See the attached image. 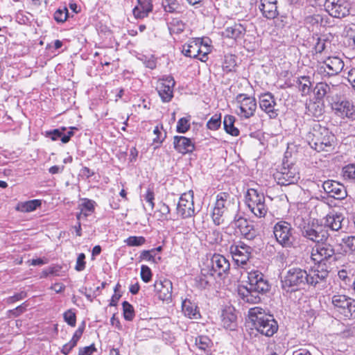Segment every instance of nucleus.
I'll list each match as a JSON object with an SVG mask.
<instances>
[{"mask_svg": "<svg viewBox=\"0 0 355 355\" xmlns=\"http://www.w3.org/2000/svg\"><path fill=\"white\" fill-rule=\"evenodd\" d=\"M248 286L239 285L237 288L239 299L243 302L256 304L261 301L260 294L266 293L270 289L268 281L263 275L258 270L248 272Z\"/></svg>", "mask_w": 355, "mask_h": 355, "instance_id": "nucleus-1", "label": "nucleus"}, {"mask_svg": "<svg viewBox=\"0 0 355 355\" xmlns=\"http://www.w3.org/2000/svg\"><path fill=\"white\" fill-rule=\"evenodd\" d=\"M248 316L254 328L262 335L272 336L278 329L277 322L273 316L267 314L261 307L250 309Z\"/></svg>", "mask_w": 355, "mask_h": 355, "instance_id": "nucleus-2", "label": "nucleus"}, {"mask_svg": "<svg viewBox=\"0 0 355 355\" xmlns=\"http://www.w3.org/2000/svg\"><path fill=\"white\" fill-rule=\"evenodd\" d=\"M313 138L309 142L312 148L318 152H330L333 149L334 135L324 127L320 126L318 129L313 128L311 133Z\"/></svg>", "mask_w": 355, "mask_h": 355, "instance_id": "nucleus-3", "label": "nucleus"}, {"mask_svg": "<svg viewBox=\"0 0 355 355\" xmlns=\"http://www.w3.org/2000/svg\"><path fill=\"white\" fill-rule=\"evenodd\" d=\"M311 259L315 264L328 266V263L336 260L334 245L327 241L315 244L311 249Z\"/></svg>", "mask_w": 355, "mask_h": 355, "instance_id": "nucleus-4", "label": "nucleus"}, {"mask_svg": "<svg viewBox=\"0 0 355 355\" xmlns=\"http://www.w3.org/2000/svg\"><path fill=\"white\" fill-rule=\"evenodd\" d=\"M307 272L300 268H289L282 278V287L286 291H293L307 281Z\"/></svg>", "mask_w": 355, "mask_h": 355, "instance_id": "nucleus-5", "label": "nucleus"}, {"mask_svg": "<svg viewBox=\"0 0 355 355\" xmlns=\"http://www.w3.org/2000/svg\"><path fill=\"white\" fill-rule=\"evenodd\" d=\"M334 114L343 119L355 118V105L352 101L339 96H332L329 100Z\"/></svg>", "mask_w": 355, "mask_h": 355, "instance_id": "nucleus-6", "label": "nucleus"}, {"mask_svg": "<svg viewBox=\"0 0 355 355\" xmlns=\"http://www.w3.org/2000/svg\"><path fill=\"white\" fill-rule=\"evenodd\" d=\"M334 311L345 318H355V300L345 295L336 294L331 297Z\"/></svg>", "mask_w": 355, "mask_h": 355, "instance_id": "nucleus-7", "label": "nucleus"}, {"mask_svg": "<svg viewBox=\"0 0 355 355\" xmlns=\"http://www.w3.org/2000/svg\"><path fill=\"white\" fill-rule=\"evenodd\" d=\"M246 204L250 210L258 218L265 217L268 212L263 193L258 192L255 189L248 190Z\"/></svg>", "mask_w": 355, "mask_h": 355, "instance_id": "nucleus-8", "label": "nucleus"}, {"mask_svg": "<svg viewBox=\"0 0 355 355\" xmlns=\"http://www.w3.org/2000/svg\"><path fill=\"white\" fill-rule=\"evenodd\" d=\"M273 234L279 244L284 248H291L294 241L293 229L291 223L280 220L275 224Z\"/></svg>", "mask_w": 355, "mask_h": 355, "instance_id": "nucleus-9", "label": "nucleus"}, {"mask_svg": "<svg viewBox=\"0 0 355 355\" xmlns=\"http://www.w3.org/2000/svg\"><path fill=\"white\" fill-rule=\"evenodd\" d=\"M202 42V38H196L189 41L182 46V53L187 57L198 58L202 62L206 61L207 55L211 51V46L205 44L204 47L206 51H202L201 49Z\"/></svg>", "mask_w": 355, "mask_h": 355, "instance_id": "nucleus-10", "label": "nucleus"}, {"mask_svg": "<svg viewBox=\"0 0 355 355\" xmlns=\"http://www.w3.org/2000/svg\"><path fill=\"white\" fill-rule=\"evenodd\" d=\"M302 235L306 239L315 244L327 241L329 237L327 229L325 226L319 224L308 225L302 230Z\"/></svg>", "mask_w": 355, "mask_h": 355, "instance_id": "nucleus-11", "label": "nucleus"}, {"mask_svg": "<svg viewBox=\"0 0 355 355\" xmlns=\"http://www.w3.org/2000/svg\"><path fill=\"white\" fill-rule=\"evenodd\" d=\"M329 266L315 264L307 272L306 284L314 287L317 286L323 287L326 283V279L329 277Z\"/></svg>", "mask_w": 355, "mask_h": 355, "instance_id": "nucleus-12", "label": "nucleus"}, {"mask_svg": "<svg viewBox=\"0 0 355 355\" xmlns=\"http://www.w3.org/2000/svg\"><path fill=\"white\" fill-rule=\"evenodd\" d=\"M324 6L329 15L336 18L347 16L351 9L348 0H326Z\"/></svg>", "mask_w": 355, "mask_h": 355, "instance_id": "nucleus-13", "label": "nucleus"}, {"mask_svg": "<svg viewBox=\"0 0 355 355\" xmlns=\"http://www.w3.org/2000/svg\"><path fill=\"white\" fill-rule=\"evenodd\" d=\"M207 268L211 275L223 278L228 275L230 270V263L229 260L223 255L214 254L210 259V264Z\"/></svg>", "mask_w": 355, "mask_h": 355, "instance_id": "nucleus-14", "label": "nucleus"}, {"mask_svg": "<svg viewBox=\"0 0 355 355\" xmlns=\"http://www.w3.org/2000/svg\"><path fill=\"white\" fill-rule=\"evenodd\" d=\"M274 178L278 184L287 186L295 184L300 179V173L293 165L287 167L284 166L274 174Z\"/></svg>", "mask_w": 355, "mask_h": 355, "instance_id": "nucleus-15", "label": "nucleus"}, {"mask_svg": "<svg viewBox=\"0 0 355 355\" xmlns=\"http://www.w3.org/2000/svg\"><path fill=\"white\" fill-rule=\"evenodd\" d=\"M344 67V62L337 56L329 57L318 67L319 73L325 76H332L338 74Z\"/></svg>", "mask_w": 355, "mask_h": 355, "instance_id": "nucleus-16", "label": "nucleus"}, {"mask_svg": "<svg viewBox=\"0 0 355 355\" xmlns=\"http://www.w3.org/2000/svg\"><path fill=\"white\" fill-rule=\"evenodd\" d=\"M177 212L183 218L194 216L193 191L190 190L181 195L177 205Z\"/></svg>", "mask_w": 355, "mask_h": 355, "instance_id": "nucleus-17", "label": "nucleus"}, {"mask_svg": "<svg viewBox=\"0 0 355 355\" xmlns=\"http://www.w3.org/2000/svg\"><path fill=\"white\" fill-rule=\"evenodd\" d=\"M236 101L240 110V112H238L239 115L248 119L254 114L257 109V102L254 98L245 94H239L236 96Z\"/></svg>", "mask_w": 355, "mask_h": 355, "instance_id": "nucleus-18", "label": "nucleus"}, {"mask_svg": "<svg viewBox=\"0 0 355 355\" xmlns=\"http://www.w3.org/2000/svg\"><path fill=\"white\" fill-rule=\"evenodd\" d=\"M259 107L270 119H275L279 114V110L276 108L277 103L274 96L267 92L259 96Z\"/></svg>", "mask_w": 355, "mask_h": 355, "instance_id": "nucleus-19", "label": "nucleus"}, {"mask_svg": "<svg viewBox=\"0 0 355 355\" xmlns=\"http://www.w3.org/2000/svg\"><path fill=\"white\" fill-rule=\"evenodd\" d=\"M175 80L172 76L159 80L157 90L163 102H169L173 96Z\"/></svg>", "mask_w": 355, "mask_h": 355, "instance_id": "nucleus-20", "label": "nucleus"}, {"mask_svg": "<svg viewBox=\"0 0 355 355\" xmlns=\"http://www.w3.org/2000/svg\"><path fill=\"white\" fill-rule=\"evenodd\" d=\"M252 248L240 242L237 245H232L230 247V252L232 258L237 263L244 265L248 261L251 254Z\"/></svg>", "mask_w": 355, "mask_h": 355, "instance_id": "nucleus-21", "label": "nucleus"}, {"mask_svg": "<svg viewBox=\"0 0 355 355\" xmlns=\"http://www.w3.org/2000/svg\"><path fill=\"white\" fill-rule=\"evenodd\" d=\"M324 191L329 197L336 199H343L347 196L345 187L342 184L334 180H327L322 184Z\"/></svg>", "mask_w": 355, "mask_h": 355, "instance_id": "nucleus-22", "label": "nucleus"}, {"mask_svg": "<svg viewBox=\"0 0 355 355\" xmlns=\"http://www.w3.org/2000/svg\"><path fill=\"white\" fill-rule=\"evenodd\" d=\"M154 289L160 300L168 301L171 300L173 284L169 279L156 280L154 284Z\"/></svg>", "mask_w": 355, "mask_h": 355, "instance_id": "nucleus-23", "label": "nucleus"}, {"mask_svg": "<svg viewBox=\"0 0 355 355\" xmlns=\"http://www.w3.org/2000/svg\"><path fill=\"white\" fill-rule=\"evenodd\" d=\"M173 146L176 151L183 155L191 153L195 149L194 143L191 139L184 136H175Z\"/></svg>", "mask_w": 355, "mask_h": 355, "instance_id": "nucleus-24", "label": "nucleus"}, {"mask_svg": "<svg viewBox=\"0 0 355 355\" xmlns=\"http://www.w3.org/2000/svg\"><path fill=\"white\" fill-rule=\"evenodd\" d=\"M329 18L321 14H313L306 17L304 23L309 30L313 31L320 26H324L328 24Z\"/></svg>", "mask_w": 355, "mask_h": 355, "instance_id": "nucleus-25", "label": "nucleus"}, {"mask_svg": "<svg viewBox=\"0 0 355 355\" xmlns=\"http://www.w3.org/2000/svg\"><path fill=\"white\" fill-rule=\"evenodd\" d=\"M313 94L318 101H322L324 97H327L329 101L332 97L331 95L333 94V88L325 83H318L313 89Z\"/></svg>", "mask_w": 355, "mask_h": 355, "instance_id": "nucleus-26", "label": "nucleus"}, {"mask_svg": "<svg viewBox=\"0 0 355 355\" xmlns=\"http://www.w3.org/2000/svg\"><path fill=\"white\" fill-rule=\"evenodd\" d=\"M138 5L133 9V15L136 18H144L152 11L151 0H137Z\"/></svg>", "mask_w": 355, "mask_h": 355, "instance_id": "nucleus-27", "label": "nucleus"}, {"mask_svg": "<svg viewBox=\"0 0 355 355\" xmlns=\"http://www.w3.org/2000/svg\"><path fill=\"white\" fill-rule=\"evenodd\" d=\"M245 28L241 24H234L231 26L227 27L223 32L224 37L237 40L244 36L245 33Z\"/></svg>", "mask_w": 355, "mask_h": 355, "instance_id": "nucleus-28", "label": "nucleus"}, {"mask_svg": "<svg viewBox=\"0 0 355 355\" xmlns=\"http://www.w3.org/2000/svg\"><path fill=\"white\" fill-rule=\"evenodd\" d=\"M343 217L337 213H330L325 217V227H329L333 231H338L342 227Z\"/></svg>", "mask_w": 355, "mask_h": 355, "instance_id": "nucleus-29", "label": "nucleus"}, {"mask_svg": "<svg viewBox=\"0 0 355 355\" xmlns=\"http://www.w3.org/2000/svg\"><path fill=\"white\" fill-rule=\"evenodd\" d=\"M95 204L96 202L92 200L87 198L81 199V203L79 205L80 212L77 214V219L79 220L92 214L94 211Z\"/></svg>", "mask_w": 355, "mask_h": 355, "instance_id": "nucleus-30", "label": "nucleus"}, {"mask_svg": "<svg viewBox=\"0 0 355 355\" xmlns=\"http://www.w3.org/2000/svg\"><path fill=\"white\" fill-rule=\"evenodd\" d=\"M182 309L185 316L189 318L196 319L199 315L196 305L189 300L182 302Z\"/></svg>", "mask_w": 355, "mask_h": 355, "instance_id": "nucleus-31", "label": "nucleus"}, {"mask_svg": "<svg viewBox=\"0 0 355 355\" xmlns=\"http://www.w3.org/2000/svg\"><path fill=\"white\" fill-rule=\"evenodd\" d=\"M235 117L232 115H225L223 119V125L225 132L234 137L239 136V130L234 126Z\"/></svg>", "mask_w": 355, "mask_h": 355, "instance_id": "nucleus-32", "label": "nucleus"}, {"mask_svg": "<svg viewBox=\"0 0 355 355\" xmlns=\"http://www.w3.org/2000/svg\"><path fill=\"white\" fill-rule=\"evenodd\" d=\"M259 8L263 16L268 19H275L279 14L277 4L259 5Z\"/></svg>", "mask_w": 355, "mask_h": 355, "instance_id": "nucleus-33", "label": "nucleus"}, {"mask_svg": "<svg viewBox=\"0 0 355 355\" xmlns=\"http://www.w3.org/2000/svg\"><path fill=\"white\" fill-rule=\"evenodd\" d=\"M195 344L199 349L207 354L211 352L213 345L211 340L207 336H199L196 337Z\"/></svg>", "mask_w": 355, "mask_h": 355, "instance_id": "nucleus-34", "label": "nucleus"}, {"mask_svg": "<svg viewBox=\"0 0 355 355\" xmlns=\"http://www.w3.org/2000/svg\"><path fill=\"white\" fill-rule=\"evenodd\" d=\"M214 277V275H211L208 268H202L200 275L196 278L198 286L202 288H205L209 285L210 282Z\"/></svg>", "mask_w": 355, "mask_h": 355, "instance_id": "nucleus-35", "label": "nucleus"}, {"mask_svg": "<svg viewBox=\"0 0 355 355\" xmlns=\"http://www.w3.org/2000/svg\"><path fill=\"white\" fill-rule=\"evenodd\" d=\"M230 204V196L228 193L222 192L217 195L215 206L216 208L227 211Z\"/></svg>", "mask_w": 355, "mask_h": 355, "instance_id": "nucleus-36", "label": "nucleus"}, {"mask_svg": "<svg viewBox=\"0 0 355 355\" xmlns=\"http://www.w3.org/2000/svg\"><path fill=\"white\" fill-rule=\"evenodd\" d=\"M236 316L235 314L229 312L223 311L222 313V322L225 328L230 330L234 329L236 327Z\"/></svg>", "mask_w": 355, "mask_h": 355, "instance_id": "nucleus-37", "label": "nucleus"}, {"mask_svg": "<svg viewBox=\"0 0 355 355\" xmlns=\"http://www.w3.org/2000/svg\"><path fill=\"white\" fill-rule=\"evenodd\" d=\"M296 83L302 96L307 95L311 90V82L308 76H301L297 78Z\"/></svg>", "mask_w": 355, "mask_h": 355, "instance_id": "nucleus-38", "label": "nucleus"}, {"mask_svg": "<svg viewBox=\"0 0 355 355\" xmlns=\"http://www.w3.org/2000/svg\"><path fill=\"white\" fill-rule=\"evenodd\" d=\"M41 205V200H32L19 205L17 209L23 212H31Z\"/></svg>", "mask_w": 355, "mask_h": 355, "instance_id": "nucleus-39", "label": "nucleus"}, {"mask_svg": "<svg viewBox=\"0 0 355 355\" xmlns=\"http://www.w3.org/2000/svg\"><path fill=\"white\" fill-rule=\"evenodd\" d=\"M205 239L211 245L218 244L222 241V234L218 230H211L206 234Z\"/></svg>", "mask_w": 355, "mask_h": 355, "instance_id": "nucleus-40", "label": "nucleus"}, {"mask_svg": "<svg viewBox=\"0 0 355 355\" xmlns=\"http://www.w3.org/2000/svg\"><path fill=\"white\" fill-rule=\"evenodd\" d=\"M185 24L178 19H174L169 24L168 29L171 34H180L184 31Z\"/></svg>", "mask_w": 355, "mask_h": 355, "instance_id": "nucleus-41", "label": "nucleus"}, {"mask_svg": "<svg viewBox=\"0 0 355 355\" xmlns=\"http://www.w3.org/2000/svg\"><path fill=\"white\" fill-rule=\"evenodd\" d=\"M221 125V114L213 115L207 123V128L211 130H217Z\"/></svg>", "mask_w": 355, "mask_h": 355, "instance_id": "nucleus-42", "label": "nucleus"}, {"mask_svg": "<svg viewBox=\"0 0 355 355\" xmlns=\"http://www.w3.org/2000/svg\"><path fill=\"white\" fill-rule=\"evenodd\" d=\"M157 212L159 213V220H164L169 219L170 208L164 202L159 203Z\"/></svg>", "mask_w": 355, "mask_h": 355, "instance_id": "nucleus-43", "label": "nucleus"}, {"mask_svg": "<svg viewBox=\"0 0 355 355\" xmlns=\"http://www.w3.org/2000/svg\"><path fill=\"white\" fill-rule=\"evenodd\" d=\"M124 242L126 243L127 245L130 247L134 246H141L146 243V239L144 236H131L127 238Z\"/></svg>", "mask_w": 355, "mask_h": 355, "instance_id": "nucleus-44", "label": "nucleus"}, {"mask_svg": "<svg viewBox=\"0 0 355 355\" xmlns=\"http://www.w3.org/2000/svg\"><path fill=\"white\" fill-rule=\"evenodd\" d=\"M122 305L125 320L132 321L135 317V310L132 305L126 301L123 302Z\"/></svg>", "mask_w": 355, "mask_h": 355, "instance_id": "nucleus-45", "label": "nucleus"}, {"mask_svg": "<svg viewBox=\"0 0 355 355\" xmlns=\"http://www.w3.org/2000/svg\"><path fill=\"white\" fill-rule=\"evenodd\" d=\"M178 0H162V6L166 12H174L179 8Z\"/></svg>", "mask_w": 355, "mask_h": 355, "instance_id": "nucleus-46", "label": "nucleus"}, {"mask_svg": "<svg viewBox=\"0 0 355 355\" xmlns=\"http://www.w3.org/2000/svg\"><path fill=\"white\" fill-rule=\"evenodd\" d=\"M225 212L226 211L223 209H220L216 207H214L211 217L215 225H219L223 223V216Z\"/></svg>", "mask_w": 355, "mask_h": 355, "instance_id": "nucleus-47", "label": "nucleus"}, {"mask_svg": "<svg viewBox=\"0 0 355 355\" xmlns=\"http://www.w3.org/2000/svg\"><path fill=\"white\" fill-rule=\"evenodd\" d=\"M190 128L189 119L186 117L180 119L177 123V132L180 133H185Z\"/></svg>", "mask_w": 355, "mask_h": 355, "instance_id": "nucleus-48", "label": "nucleus"}, {"mask_svg": "<svg viewBox=\"0 0 355 355\" xmlns=\"http://www.w3.org/2000/svg\"><path fill=\"white\" fill-rule=\"evenodd\" d=\"M343 175L345 180L355 181V165L349 164L345 166L343 169Z\"/></svg>", "mask_w": 355, "mask_h": 355, "instance_id": "nucleus-49", "label": "nucleus"}, {"mask_svg": "<svg viewBox=\"0 0 355 355\" xmlns=\"http://www.w3.org/2000/svg\"><path fill=\"white\" fill-rule=\"evenodd\" d=\"M241 234L248 240H253L257 235V232L252 225L241 230Z\"/></svg>", "mask_w": 355, "mask_h": 355, "instance_id": "nucleus-50", "label": "nucleus"}, {"mask_svg": "<svg viewBox=\"0 0 355 355\" xmlns=\"http://www.w3.org/2000/svg\"><path fill=\"white\" fill-rule=\"evenodd\" d=\"M346 251L355 253V236H350L343 239Z\"/></svg>", "mask_w": 355, "mask_h": 355, "instance_id": "nucleus-51", "label": "nucleus"}, {"mask_svg": "<svg viewBox=\"0 0 355 355\" xmlns=\"http://www.w3.org/2000/svg\"><path fill=\"white\" fill-rule=\"evenodd\" d=\"M64 320L70 326L75 327L76 324V313L69 309L64 313Z\"/></svg>", "mask_w": 355, "mask_h": 355, "instance_id": "nucleus-52", "label": "nucleus"}, {"mask_svg": "<svg viewBox=\"0 0 355 355\" xmlns=\"http://www.w3.org/2000/svg\"><path fill=\"white\" fill-rule=\"evenodd\" d=\"M68 16V10L64 8L63 10L58 9L54 13V19L59 23L65 21Z\"/></svg>", "mask_w": 355, "mask_h": 355, "instance_id": "nucleus-53", "label": "nucleus"}, {"mask_svg": "<svg viewBox=\"0 0 355 355\" xmlns=\"http://www.w3.org/2000/svg\"><path fill=\"white\" fill-rule=\"evenodd\" d=\"M141 278L145 282L148 283L151 280L152 272L150 268L145 265L141 267Z\"/></svg>", "mask_w": 355, "mask_h": 355, "instance_id": "nucleus-54", "label": "nucleus"}, {"mask_svg": "<svg viewBox=\"0 0 355 355\" xmlns=\"http://www.w3.org/2000/svg\"><path fill=\"white\" fill-rule=\"evenodd\" d=\"M27 296V293L25 291H21L19 293H15L14 295L8 297L6 298V301L8 304H13L17 301L21 300L26 298Z\"/></svg>", "mask_w": 355, "mask_h": 355, "instance_id": "nucleus-55", "label": "nucleus"}, {"mask_svg": "<svg viewBox=\"0 0 355 355\" xmlns=\"http://www.w3.org/2000/svg\"><path fill=\"white\" fill-rule=\"evenodd\" d=\"M65 128H63L62 130L60 129H54L49 132H47L46 134L53 141H56L58 139H60L62 141V137L63 136V131Z\"/></svg>", "mask_w": 355, "mask_h": 355, "instance_id": "nucleus-56", "label": "nucleus"}, {"mask_svg": "<svg viewBox=\"0 0 355 355\" xmlns=\"http://www.w3.org/2000/svg\"><path fill=\"white\" fill-rule=\"evenodd\" d=\"M233 224L234 227L238 228L241 232L242 230L245 229L248 225V222L245 218L240 216L237 219L235 218L234 220Z\"/></svg>", "mask_w": 355, "mask_h": 355, "instance_id": "nucleus-57", "label": "nucleus"}, {"mask_svg": "<svg viewBox=\"0 0 355 355\" xmlns=\"http://www.w3.org/2000/svg\"><path fill=\"white\" fill-rule=\"evenodd\" d=\"M27 307L28 304L26 302H25L22 303L21 305L16 307L15 309L10 310V312L14 317H17L24 312H25L26 311Z\"/></svg>", "mask_w": 355, "mask_h": 355, "instance_id": "nucleus-58", "label": "nucleus"}, {"mask_svg": "<svg viewBox=\"0 0 355 355\" xmlns=\"http://www.w3.org/2000/svg\"><path fill=\"white\" fill-rule=\"evenodd\" d=\"M96 351L94 344L89 346L79 348L78 355H92Z\"/></svg>", "mask_w": 355, "mask_h": 355, "instance_id": "nucleus-59", "label": "nucleus"}, {"mask_svg": "<svg viewBox=\"0 0 355 355\" xmlns=\"http://www.w3.org/2000/svg\"><path fill=\"white\" fill-rule=\"evenodd\" d=\"M85 255L84 253L79 254V255L77 258L76 265L75 267V268L77 271H82L85 269Z\"/></svg>", "mask_w": 355, "mask_h": 355, "instance_id": "nucleus-60", "label": "nucleus"}, {"mask_svg": "<svg viewBox=\"0 0 355 355\" xmlns=\"http://www.w3.org/2000/svg\"><path fill=\"white\" fill-rule=\"evenodd\" d=\"M144 200L148 203L150 209H153L155 206L154 192L150 189L147 190L146 193L144 196Z\"/></svg>", "mask_w": 355, "mask_h": 355, "instance_id": "nucleus-61", "label": "nucleus"}, {"mask_svg": "<svg viewBox=\"0 0 355 355\" xmlns=\"http://www.w3.org/2000/svg\"><path fill=\"white\" fill-rule=\"evenodd\" d=\"M155 250H143L140 254V259L155 262V257L151 254Z\"/></svg>", "mask_w": 355, "mask_h": 355, "instance_id": "nucleus-62", "label": "nucleus"}, {"mask_svg": "<svg viewBox=\"0 0 355 355\" xmlns=\"http://www.w3.org/2000/svg\"><path fill=\"white\" fill-rule=\"evenodd\" d=\"M338 276L340 280L344 282L345 284H348L351 282L350 277L348 275V272L346 270L342 269L338 271Z\"/></svg>", "mask_w": 355, "mask_h": 355, "instance_id": "nucleus-63", "label": "nucleus"}, {"mask_svg": "<svg viewBox=\"0 0 355 355\" xmlns=\"http://www.w3.org/2000/svg\"><path fill=\"white\" fill-rule=\"evenodd\" d=\"M326 48V41L319 37L317 39V42L315 44V50L316 53H322Z\"/></svg>", "mask_w": 355, "mask_h": 355, "instance_id": "nucleus-64", "label": "nucleus"}]
</instances>
